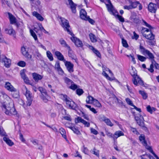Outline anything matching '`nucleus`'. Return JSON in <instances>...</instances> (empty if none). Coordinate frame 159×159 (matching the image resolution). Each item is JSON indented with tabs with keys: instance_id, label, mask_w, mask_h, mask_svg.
Masks as SVG:
<instances>
[{
	"instance_id": "10",
	"label": "nucleus",
	"mask_w": 159,
	"mask_h": 159,
	"mask_svg": "<svg viewBox=\"0 0 159 159\" xmlns=\"http://www.w3.org/2000/svg\"><path fill=\"white\" fill-rule=\"evenodd\" d=\"M130 73L132 76L133 77L134 80H133V84L137 86V82L136 78L138 76L137 74V71L135 68L132 67V69L130 70Z\"/></svg>"
},
{
	"instance_id": "7",
	"label": "nucleus",
	"mask_w": 159,
	"mask_h": 159,
	"mask_svg": "<svg viewBox=\"0 0 159 159\" xmlns=\"http://www.w3.org/2000/svg\"><path fill=\"white\" fill-rule=\"evenodd\" d=\"M139 140L147 149L148 150L151 152H152L154 154V152L151 147L148 145L147 141L145 140V137L144 135L141 134L139 137Z\"/></svg>"
},
{
	"instance_id": "30",
	"label": "nucleus",
	"mask_w": 159,
	"mask_h": 159,
	"mask_svg": "<svg viewBox=\"0 0 159 159\" xmlns=\"http://www.w3.org/2000/svg\"><path fill=\"white\" fill-rule=\"evenodd\" d=\"M59 132L61 134L62 137L67 140L66 136V132L65 129L62 128L59 129Z\"/></svg>"
},
{
	"instance_id": "34",
	"label": "nucleus",
	"mask_w": 159,
	"mask_h": 159,
	"mask_svg": "<svg viewBox=\"0 0 159 159\" xmlns=\"http://www.w3.org/2000/svg\"><path fill=\"white\" fill-rule=\"evenodd\" d=\"M147 110L150 113L152 114L153 112L156 110V109L153 107H151L150 105H148L147 107Z\"/></svg>"
},
{
	"instance_id": "60",
	"label": "nucleus",
	"mask_w": 159,
	"mask_h": 159,
	"mask_svg": "<svg viewBox=\"0 0 159 159\" xmlns=\"http://www.w3.org/2000/svg\"><path fill=\"white\" fill-rule=\"evenodd\" d=\"M90 130L91 132L93 134L97 135L98 134V132L95 129L93 128H91Z\"/></svg>"
},
{
	"instance_id": "19",
	"label": "nucleus",
	"mask_w": 159,
	"mask_h": 159,
	"mask_svg": "<svg viewBox=\"0 0 159 159\" xmlns=\"http://www.w3.org/2000/svg\"><path fill=\"white\" fill-rule=\"evenodd\" d=\"M124 135V134L122 131L120 130L117 131L114 134L113 140L115 141L118 137Z\"/></svg>"
},
{
	"instance_id": "33",
	"label": "nucleus",
	"mask_w": 159,
	"mask_h": 159,
	"mask_svg": "<svg viewBox=\"0 0 159 159\" xmlns=\"http://www.w3.org/2000/svg\"><path fill=\"white\" fill-rule=\"evenodd\" d=\"M129 3L131 4L132 9L135 8L139 4V2H132L131 1H129Z\"/></svg>"
},
{
	"instance_id": "21",
	"label": "nucleus",
	"mask_w": 159,
	"mask_h": 159,
	"mask_svg": "<svg viewBox=\"0 0 159 159\" xmlns=\"http://www.w3.org/2000/svg\"><path fill=\"white\" fill-rule=\"evenodd\" d=\"M68 124H69V123L66 124V126L71 129L75 133L77 134H80V131L76 129L75 126L73 125H71L70 126H68L67 125Z\"/></svg>"
},
{
	"instance_id": "35",
	"label": "nucleus",
	"mask_w": 159,
	"mask_h": 159,
	"mask_svg": "<svg viewBox=\"0 0 159 159\" xmlns=\"http://www.w3.org/2000/svg\"><path fill=\"white\" fill-rule=\"evenodd\" d=\"M90 48L93 50V52L95 53L98 57H100L101 56V54L99 52L98 50L94 48L93 47L91 46L90 47Z\"/></svg>"
},
{
	"instance_id": "9",
	"label": "nucleus",
	"mask_w": 159,
	"mask_h": 159,
	"mask_svg": "<svg viewBox=\"0 0 159 159\" xmlns=\"http://www.w3.org/2000/svg\"><path fill=\"white\" fill-rule=\"evenodd\" d=\"M70 39L75 43L76 46L78 47H82L83 46V44L81 40L77 38L74 36V34L72 35Z\"/></svg>"
},
{
	"instance_id": "25",
	"label": "nucleus",
	"mask_w": 159,
	"mask_h": 159,
	"mask_svg": "<svg viewBox=\"0 0 159 159\" xmlns=\"http://www.w3.org/2000/svg\"><path fill=\"white\" fill-rule=\"evenodd\" d=\"M68 55L72 60H74L75 61L76 63H77V59L76 58L75 55L73 53V52L71 50L70 48V50H68Z\"/></svg>"
},
{
	"instance_id": "58",
	"label": "nucleus",
	"mask_w": 159,
	"mask_h": 159,
	"mask_svg": "<svg viewBox=\"0 0 159 159\" xmlns=\"http://www.w3.org/2000/svg\"><path fill=\"white\" fill-rule=\"evenodd\" d=\"M31 142L35 145H38L39 141L37 139H33L31 140Z\"/></svg>"
},
{
	"instance_id": "53",
	"label": "nucleus",
	"mask_w": 159,
	"mask_h": 159,
	"mask_svg": "<svg viewBox=\"0 0 159 159\" xmlns=\"http://www.w3.org/2000/svg\"><path fill=\"white\" fill-rule=\"evenodd\" d=\"M0 135L1 136H7L6 133L2 128L0 127Z\"/></svg>"
},
{
	"instance_id": "39",
	"label": "nucleus",
	"mask_w": 159,
	"mask_h": 159,
	"mask_svg": "<svg viewBox=\"0 0 159 159\" xmlns=\"http://www.w3.org/2000/svg\"><path fill=\"white\" fill-rule=\"evenodd\" d=\"M46 54L48 57L50 61H52L53 60L52 55L50 51H47Z\"/></svg>"
},
{
	"instance_id": "50",
	"label": "nucleus",
	"mask_w": 159,
	"mask_h": 159,
	"mask_svg": "<svg viewBox=\"0 0 159 159\" xmlns=\"http://www.w3.org/2000/svg\"><path fill=\"white\" fill-rule=\"evenodd\" d=\"M125 101L127 103L132 107L134 106V105L133 104L132 101L130 100V99L129 98H127L125 99Z\"/></svg>"
},
{
	"instance_id": "48",
	"label": "nucleus",
	"mask_w": 159,
	"mask_h": 159,
	"mask_svg": "<svg viewBox=\"0 0 159 159\" xmlns=\"http://www.w3.org/2000/svg\"><path fill=\"white\" fill-rule=\"evenodd\" d=\"M92 153L97 156L99 157V151L97 150L95 148H94L92 151Z\"/></svg>"
},
{
	"instance_id": "41",
	"label": "nucleus",
	"mask_w": 159,
	"mask_h": 159,
	"mask_svg": "<svg viewBox=\"0 0 159 159\" xmlns=\"http://www.w3.org/2000/svg\"><path fill=\"white\" fill-rule=\"evenodd\" d=\"M95 106L97 107H101V105L99 102L96 99H95L92 103Z\"/></svg>"
},
{
	"instance_id": "51",
	"label": "nucleus",
	"mask_w": 159,
	"mask_h": 159,
	"mask_svg": "<svg viewBox=\"0 0 159 159\" xmlns=\"http://www.w3.org/2000/svg\"><path fill=\"white\" fill-rule=\"evenodd\" d=\"M17 65L20 66L24 67L25 66L26 63L24 61H20L18 63Z\"/></svg>"
},
{
	"instance_id": "59",
	"label": "nucleus",
	"mask_w": 159,
	"mask_h": 159,
	"mask_svg": "<svg viewBox=\"0 0 159 159\" xmlns=\"http://www.w3.org/2000/svg\"><path fill=\"white\" fill-rule=\"evenodd\" d=\"M116 16L120 21L121 22H124V18L123 17H122L121 16H120L118 15H117Z\"/></svg>"
},
{
	"instance_id": "52",
	"label": "nucleus",
	"mask_w": 159,
	"mask_h": 159,
	"mask_svg": "<svg viewBox=\"0 0 159 159\" xmlns=\"http://www.w3.org/2000/svg\"><path fill=\"white\" fill-rule=\"evenodd\" d=\"M76 93L79 96L81 95L84 93V91L82 89H78L76 90Z\"/></svg>"
},
{
	"instance_id": "28",
	"label": "nucleus",
	"mask_w": 159,
	"mask_h": 159,
	"mask_svg": "<svg viewBox=\"0 0 159 159\" xmlns=\"http://www.w3.org/2000/svg\"><path fill=\"white\" fill-rule=\"evenodd\" d=\"M5 31L6 33L10 35H12L14 36L15 34V30L11 28L9 29H5Z\"/></svg>"
},
{
	"instance_id": "3",
	"label": "nucleus",
	"mask_w": 159,
	"mask_h": 159,
	"mask_svg": "<svg viewBox=\"0 0 159 159\" xmlns=\"http://www.w3.org/2000/svg\"><path fill=\"white\" fill-rule=\"evenodd\" d=\"M22 89L23 93L25 95L27 99V101L26 102V105L30 106L31 105L33 100L32 94L28 90L26 86H23Z\"/></svg>"
},
{
	"instance_id": "18",
	"label": "nucleus",
	"mask_w": 159,
	"mask_h": 159,
	"mask_svg": "<svg viewBox=\"0 0 159 159\" xmlns=\"http://www.w3.org/2000/svg\"><path fill=\"white\" fill-rule=\"evenodd\" d=\"M68 1L72 12L75 13L76 12V5L73 2L72 0H68Z\"/></svg>"
},
{
	"instance_id": "40",
	"label": "nucleus",
	"mask_w": 159,
	"mask_h": 159,
	"mask_svg": "<svg viewBox=\"0 0 159 159\" xmlns=\"http://www.w3.org/2000/svg\"><path fill=\"white\" fill-rule=\"evenodd\" d=\"M154 66V60L153 59L152 60V64L150 65V68L148 69V70L151 73H153L154 72L153 68Z\"/></svg>"
},
{
	"instance_id": "55",
	"label": "nucleus",
	"mask_w": 159,
	"mask_h": 159,
	"mask_svg": "<svg viewBox=\"0 0 159 159\" xmlns=\"http://www.w3.org/2000/svg\"><path fill=\"white\" fill-rule=\"evenodd\" d=\"M136 80L137 82V84L139 83L141 85H143V81L139 78V76H138L136 78Z\"/></svg>"
},
{
	"instance_id": "2",
	"label": "nucleus",
	"mask_w": 159,
	"mask_h": 159,
	"mask_svg": "<svg viewBox=\"0 0 159 159\" xmlns=\"http://www.w3.org/2000/svg\"><path fill=\"white\" fill-rule=\"evenodd\" d=\"M60 97L62 100L66 102V105L69 108L76 110L78 108L77 105L66 95L61 94L60 95Z\"/></svg>"
},
{
	"instance_id": "31",
	"label": "nucleus",
	"mask_w": 159,
	"mask_h": 159,
	"mask_svg": "<svg viewBox=\"0 0 159 159\" xmlns=\"http://www.w3.org/2000/svg\"><path fill=\"white\" fill-rule=\"evenodd\" d=\"M7 99V101L8 102H9V98H10L5 93L2 92L0 93V100H2V98Z\"/></svg>"
},
{
	"instance_id": "54",
	"label": "nucleus",
	"mask_w": 159,
	"mask_h": 159,
	"mask_svg": "<svg viewBox=\"0 0 159 159\" xmlns=\"http://www.w3.org/2000/svg\"><path fill=\"white\" fill-rule=\"evenodd\" d=\"M122 42L123 44V46L125 48H127L128 47V45L125 39H122Z\"/></svg>"
},
{
	"instance_id": "1",
	"label": "nucleus",
	"mask_w": 159,
	"mask_h": 159,
	"mask_svg": "<svg viewBox=\"0 0 159 159\" xmlns=\"http://www.w3.org/2000/svg\"><path fill=\"white\" fill-rule=\"evenodd\" d=\"M9 102L5 101L2 104L1 107L3 111L7 115L11 116L17 114V112L14 107L13 101L9 98Z\"/></svg>"
},
{
	"instance_id": "14",
	"label": "nucleus",
	"mask_w": 159,
	"mask_h": 159,
	"mask_svg": "<svg viewBox=\"0 0 159 159\" xmlns=\"http://www.w3.org/2000/svg\"><path fill=\"white\" fill-rule=\"evenodd\" d=\"M108 2L109 3V4H106L108 11L111 14L114 15H116V14H115V11L114 10L110 0H108Z\"/></svg>"
},
{
	"instance_id": "15",
	"label": "nucleus",
	"mask_w": 159,
	"mask_h": 159,
	"mask_svg": "<svg viewBox=\"0 0 159 159\" xmlns=\"http://www.w3.org/2000/svg\"><path fill=\"white\" fill-rule=\"evenodd\" d=\"M5 87L7 90L11 92H12L13 91H15L16 89L9 82L6 83Z\"/></svg>"
},
{
	"instance_id": "22",
	"label": "nucleus",
	"mask_w": 159,
	"mask_h": 159,
	"mask_svg": "<svg viewBox=\"0 0 159 159\" xmlns=\"http://www.w3.org/2000/svg\"><path fill=\"white\" fill-rule=\"evenodd\" d=\"M80 18L82 19L85 20L87 19L88 16H87V13L84 10L82 9L80 10Z\"/></svg>"
},
{
	"instance_id": "37",
	"label": "nucleus",
	"mask_w": 159,
	"mask_h": 159,
	"mask_svg": "<svg viewBox=\"0 0 159 159\" xmlns=\"http://www.w3.org/2000/svg\"><path fill=\"white\" fill-rule=\"evenodd\" d=\"M38 89L41 93V95H43V94H44L45 96L47 95L48 93L45 89H44L42 87H39L38 88Z\"/></svg>"
},
{
	"instance_id": "49",
	"label": "nucleus",
	"mask_w": 159,
	"mask_h": 159,
	"mask_svg": "<svg viewBox=\"0 0 159 159\" xmlns=\"http://www.w3.org/2000/svg\"><path fill=\"white\" fill-rule=\"evenodd\" d=\"M69 88L73 90H75L77 89L78 87L77 85L75 84L73 82V83L71 84V85L70 86Z\"/></svg>"
},
{
	"instance_id": "11",
	"label": "nucleus",
	"mask_w": 159,
	"mask_h": 159,
	"mask_svg": "<svg viewBox=\"0 0 159 159\" xmlns=\"http://www.w3.org/2000/svg\"><path fill=\"white\" fill-rule=\"evenodd\" d=\"M65 66L69 72L72 73L74 71V65L70 61H66L64 62Z\"/></svg>"
},
{
	"instance_id": "17",
	"label": "nucleus",
	"mask_w": 159,
	"mask_h": 159,
	"mask_svg": "<svg viewBox=\"0 0 159 159\" xmlns=\"http://www.w3.org/2000/svg\"><path fill=\"white\" fill-rule=\"evenodd\" d=\"M130 20L135 23H138L139 22V19L137 17L136 14L135 12L132 13L130 17Z\"/></svg>"
},
{
	"instance_id": "62",
	"label": "nucleus",
	"mask_w": 159,
	"mask_h": 159,
	"mask_svg": "<svg viewBox=\"0 0 159 159\" xmlns=\"http://www.w3.org/2000/svg\"><path fill=\"white\" fill-rule=\"evenodd\" d=\"M131 130L133 133H134L135 134H136L138 135L139 134V133L137 131V130L135 128H131Z\"/></svg>"
},
{
	"instance_id": "4",
	"label": "nucleus",
	"mask_w": 159,
	"mask_h": 159,
	"mask_svg": "<svg viewBox=\"0 0 159 159\" xmlns=\"http://www.w3.org/2000/svg\"><path fill=\"white\" fill-rule=\"evenodd\" d=\"M142 32L143 36L146 39L150 40H153L154 39V35L151 30L143 28L142 29Z\"/></svg>"
},
{
	"instance_id": "6",
	"label": "nucleus",
	"mask_w": 159,
	"mask_h": 159,
	"mask_svg": "<svg viewBox=\"0 0 159 159\" xmlns=\"http://www.w3.org/2000/svg\"><path fill=\"white\" fill-rule=\"evenodd\" d=\"M139 49L141 53L145 56H148L149 59L153 60L154 56L153 54L149 51L146 49L144 47L141 45L139 46Z\"/></svg>"
},
{
	"instance_id": "5",
	"label": "nucleus",
	"mask_w": 159,
	"mask_h": 159,
	"mask_svg": "<svg viewBox=\"0 0 159 159\" xmlns=\"http://www.w3.org/2000/svg\"><path fill=\"white\" fill-rule=\"evenodd\" d=\"M60 19L61 26L64 28V30L67 31L71 35H73V34L70 31V26L68 21L64 18H61Z\"/></svg>"
},
{
	"instance_id": "32",
	"label": "nucleus",
	"mask_w": 159,
	"mask_h": 159,
	"mask_svg": "<svg viewBox=\"0 0 159 159\" xmlns=\"http://www.w3.org/2000/svg\"><path fill=\"white\" fill-rule=\"evenodd\" d=\"M13 93H12V97L14 98H18L19 97V91L15 89V91H13Z\"/></svg>"
},
{
	"instance_id": "46",
	"label": "nucleus",
	"mask_w": 159,
	"mask_h": 159,
	"mask_svg": "<svg viewBox=\"0 0 159 159\" xmlns=\"http://www.w3.org/2000/svg\"><path fill=\"white\" fill-rule=\"evenodd\" d=\"M137 57L138 59L141 61H144L147 59L146 57L139 55H137Z\"/></svg>"
},
{
	"instance_id": "8",
	"label": "nucleus",
	"mask_w": 159,
	"mask_h": 159,
	"mask_svg": "<svg viewBox=\"0 0 159 159\" xmlns=\"http://www.w3.org/2000/svg\"><path fill=\"white\" fill-rule=\"evenodd\" d=\"M99 119L100 121L104 122L108 126L112 127L114 125L111 120L104 115L100 116H99Z\"/></svg>"
},
{
	"instance_id": "47",
	"label": "nucleus",
	"mask_w": 159,
	"mask_h": 159,
	"mask_svg": "<svg viewBox=\"0 0 159 159\" xmlns=\"http://www.w3.org/2000/svg\"><path fill=\"white\" fill-rule=\"evenodd\" d=\"M30 33L31 35L33 36V37L34 39L35 40H38V38L37 37V36L34 32L32 30H30Z\"/></svg>"
},
{
	"instance_id": "20",
	"label": "nucleus",
	"mask_w": 159,
	"mask_h": 159,
	"mask_svg": "<svg viewBox=\"0 0 159 159\" xmlns=\"http://www.w3.org/2000/svg\"><path fill=\"white\" fill-rule=\"evenodd\" d=\"M55 54L59 60L62 61L64 62L66 61V60L64 59L63 56L60 52L57 51L55 52Z\"/></svg>"
},
{
	"instance_id": "13",
	"label": "nucleus",
	"mask_w": 159,
	"mask_h": 159,
	"mask_svg": "<svg viewBox=\"0 0 159 159\" xmlns=\"http://www.w3.org/2000/svg\"><path fill=\"white\" fill-rule=\"evenodd\" d=\"M157 9V7L156 4L152 3H149L148 6V10L151 12L155 13Z\"/></svg>"
},
{
	"instance_id": "63",
	"label": "nucleus",
	"mask_w": 159,
	"mask_h": 159,
	"mask_svg": "<svg viewBox=\"0 0 159 159\" xmlns=\"http://www.w3.org/2000/svg\"><path fill=\"white\" fill-rule=\"evenodd\" d=\"M55 68L57 70L61 68L60 66V63L58 62H56L55 65Z\"/></svg>"
},
{
	"instance_id": "27",
	"label": "nucleus",
	"mask_w": 159,
	"mask_h": 159,
	"mask_svg": "<svg viewBox=\"0 0 159 159\" xmlns=\"http://www.w3.org/2000/svg\"><path fill=\"white\" fill-rule=\"evenodd\" d=\"M33 15L36 17L40 21H43L44 19L43 17L36 11H34L33 12Z\"/></svg>"
},
{
	"instance_id": "16",
	"label": "nucleus",
	"mask_w": 159,
	"mask_h": 159,
	"mask_svg": "<svg viewBox=\"0 0 159 159\" xmlns=\"http://www.w3.org/2000/svg\"><path fill=\"white\" fill-rule=\"evenodd\" d=\"M32 76L34 80L37 82L41 80L43 77V76L36 73L32 74Z\"/></svg>"
},
{
	"instance_id": "56",
	"label": "nucleus",
	"mask_w": 159,
	"mask_h": 159,
	"mask_svg": "<svg viewBox=\"0 0 159 159\" xmlns=\"http://www.w3.org/2000/svg\"><path fill=\"white\" fill-rule=\"evenodd\" d=\"M19 103L20 105H23L24 108L26 109L27 106L25 104L24 101L22 99H20L19 100Z\"/></svg>"
},
{
	"instance_id": "29",
	"label": "nucleus",
	"mask_w": 159,
	"mask_h": 159,
	"mask_svg": "<svg viewBox=\"0 0 159 159\" xmlns=\"http://www.w3.org/2000/svg\"><path fill=\"white\" fill-rule=\"evenodd\" d=\"M95 99L92 96H89L87 97L86 101L88 104H92Z\"/></svg>"
},
{
	"instance_id": "64",
	"label": "nucleus",
	"mask_w": 159,
	"mask_h": 159,
	"mask_svg": "<svg viewBox=\"0 0 159 159\" xmlns=\"http://www.w3.org/2000/svg\"><path fill=\"white\" fill-rule=\"evenodd\" d=\"M106 134L108 136L111 138H112L113 139L114 134H113L109 132H106Z\"/></svg>"
},
{
	"instance_id": "38",
	"label": "nucleus",
	"mask_w": 159,
	"mask_h": 159,
	"mask_svg": "<svg viewBox=\"0 0 159 159\" xmlns=\"http://www.w3.org/2000/svg\"><path fill=\"white\" fill-rule=\"evenodd\" d=\"M135 119L136 120L137 123L138 125L141 126H143L144 125L143 121H142L139 119L138 116H135Z\"/></svg>"
},
{
	"instance_id": "12",
	"label": "nucleus",
	"mask_w": 159,
	"mask_h": 159,
	"mask_svg": "<svg viewBox=\"0 0 159 159\" xmlns=\"http://www.w3.org/2000/svg\"><path fill=\"white\" fill-rule=\"evenodd\" d=\"M75 122L76 123L81 122L84 124L85 126L89 127L90 126V123L83 119L80 117H78L75 119Z\"/></svg>"
},
{
	"instance_id": "57",
	"label": "nucleus",
	"mask_w": 159,
	"mask_h": 159,
	"mask_svg": "<svg viewBox=\"0 0 159 159\" xmlns=\"http://www.w3.org/2000/svg\"><path fill=\"white\" fill-rule=\"evenodd\" d=\"M143 25H144L146 26L149 28L150 29H151L152 28L151 26L148 24L146 22L145 20H143Z\"/></svg>"
},
{
	"instance_id": "23",
	"label": "nucleus",
	"mask_w": 159,
	"mask_h": 159,
	"mask_svg": "<svg viewBox=\"0 0 159 159\" xmlns=\"http://www.w3.org/2000/svg\"><path fill=\"white\" fill-rule=\"evenodd\" d=\"M7 136H4L3 138V140L6 143L10 146H11L14 145V143L10 140Z\"/></svg>"
},
{
	"instance_id": "36",
	"label": "nucleus",
	"mask_w": 159,
	"mask_h": 159,
	"mask_svg": "<svg viewBox=\"0 0 159 159\" xmlns=\"http://www.w3.org/2000/svg\"><path fill=\"white\" fill-rule=\"evenodd\" d=\"M65 82L68 85H70L73 83V81L69 79L68 78L66 77L64 78Z\"/></svg>"
},
{
	"instance_id": "42",
	"label": "nucleus",
	"mask_w": 159,
	"mask_h": 159,
	"mask_svg": "<svg viewBox=\"0 0 159 159\" xmlns=\"http://www.w3.org/2000/svg\"><path fill=\"white\" fill-rule=\"evenodd\" d=\"M139 93L141 94L144 99H146L148 97L147 94L144 91L140 90L139 91Z\"/></svg>"
},
{
	"instance_id": "24",
	"label": "nucleus",
	"mask_w": 159,
	"mask_h": 159,
	"mask_svg": "<svg viewBox=\"0 0 159 159\" xmlns=\"http://www.w3.org/2000/svg\"><path fill=\"white\" fill-rule=\"evenodd\" d=\"M8 14L10 23L11 24H15L16 22V18L10 13L8 12Z\"/></svg>"
},
{
	"instance_id": "26",
	"label": "nucleus",
	"mask_w": 159,
	"mask_h": 159,
	"mask_svg": "<svg viewBox=\"0 0 159 159\" xmlns=\"http://www.w3.org/2000/svg\"><path fill=\"white\" fill-rule=\"evenodd\" d=\"M60 43L62 46L66 47L68 50H70V47L68 45L66 42L62 39H61L59 40Z\"/></svg>"
},
{
	"instance_id": "61",
	"label": "nucleus",
	"mask_w": 159,
	"mask_h": 159,
	"mask_svg": "<svg viewBox=\"0 0 159 159\" xmlns=\"http://www.w3.org/2000/svg\"><path fill=\"white\" fill-rule=\"evenodd\" d=\"M134 36L133 38L135 39V40H137L139 38V35L137 34L135 32H133Z\"/></svg>"
},
{
	"instance_id": "43",
	"label": "nucleus",
	"mask_w": 159,
	"mask_h": 159,
	"mask_svg": "<svg viewBox=\"0 0 159 159\" xmlns=\"http://www.w3.org/2000/svg\"><path fill=\"white\" fill-rule=\"evenodd\" d=\"M89 36L91 41L93 42H95L97 40L95 38V36L93 34L91 33L89 34Z\"/></svg>"
},
{
	"instance_id": "45",
	"label": "nucleus",
	"mask_w": 159,
	"mask_h": 159,
	"mask_svg": "<svg viewBox=\"0 0 159 159\" xmlns=\"http://www.w3.org/2000/svg\"><path fill=\"white\" fill-rule=\"evenodd\" d=\"M40 97L45 102H47L48 101L47 97H48V94L47 96H45L44 94H43V95H41Z\"/></svg>"
},
{
	"instance_id": "44",
	"label": "nucleus",
	"mask_w": 159,
	"mask_h": 159,
	"mask_svg": "<svg viewBox=\"0 0 159 159\" xmlns=\"http://www.w3.org/2000/svg\"><path fill=\"white\" fill-rule=\"evenodd\" d=\"M102 70H103V72L102 73V75L105 76L107 79L109 80H110L111 78L106 73V72L105 71V69H104V66H102Z\"/></svg>"
}]
</instances>
